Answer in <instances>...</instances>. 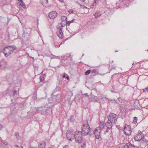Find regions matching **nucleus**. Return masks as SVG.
Instances as JSON below:
<instances>
[{"instance_id":"nucleus-59","label":"nucleus","mask_w":148,"mask_h":148,"mask_svg":"<svg viewBox=\"0 0 148 148\" xmlns=\"http://www.w3.org/2000/svg\"><path fill=\"white\" fill-rule=\"evenodd\" d=\"M65 77V75H63V76H62V77H63V78H64V77Z\"/></svg>"},{"instance_id":"nucleus-40","label":"nucleus","mask_w":148,"mask_h":148,"mask_svg":"<svg viewBox=\"0 0 148 148\" xmlns=\"http://www.w3.org/2000/svg\"><path fill=\"white\" fill-rule=\"evenodd\" d=\"M13 99H12L11 101L12 102V103L11 104V106H13L15 104L14 102H13Z\"/></svg>"},{"instance_id":"nucleus-30","label":"nucleus","mask_w":148,"mask_h":148,"mask_svg":"<svg viewBox=\"0 0 148 148\" xmlns=\"http://www.w3.org/2000/svg\"><path fill=\"white\" fill-rule=\"evenodd\" d=\"M90 72L91 71L90 70H88L85 73V74L86 75H88L90 73Z\"/></svg>"},{"instance_id":"nucleus-38","label":"nucleus","mask_w":148,"mask_h":148,"mask_svg":"<svg viewBox=\"0 0 148 148\" xmlns=\"http://www.w3.org/2000/svg\"><path fill=\"white\" fill-rule=\"evenodd\" d=\"M68 12L70 14H71L73 12V10L72 9H70L68 11Z\"/></svg>"},{"instance_id":"nucleus-28","label":"nucleus","mask_w":148,"mask_h":148,"mask_svg":"<svg viewBox=\"0 0 148 148\" xmlns=\"http://www.w3.org/2000/svg\"><path fill=\"white\" fill-rule=\"evenodd\" d=\"M15 135L16 136V137L17 139L18 140L20 138L19 137V134L18 132H16L15 133Z\"/></svg>"},{"instance_id":"nucleus-62","label":"nucleus","mask_w":148,"mask_h":148,"mask_svg":"<svg viewBox=\"0 0 148 148\" xmlns=\"http://www.w3.org/2000/svg\"><path fill=\"white\" fill-rule=\"evenodd\" d=\"M46 2H47V3H48V0H46Z\"/></svg>"},{"instance_id":"nucleus-6","label":"nucleus","mask_w":148,"mask_h":148,"mask_svg":"<svg viewBox=\"0 0 148 148\" xmlns=\"http://www.w3.org/2000/svg\"><path fill=\"white\" fill-rule=\"evenodd\" d=\"M73 132L72 131H67L66 133V136L67 139L70 141H72V139H74Z\"/></svg>"},{"instance_id":"nucleus-46","label":"nucleus","mask_w":148,"mask_h":148,"mask_svg":"<svg viewBox=\"0 0 148 148\" xmlns=\"http://www.w3.org/2000/svg\"><path fill=\"white\" fill-rule=\"evenodd\" d=\"M74 20V19H73L71 21H68V22H69L70 23H73V22Z\"/></svg>"},{"instance_id":"nucleus-1","label":"nucleus","mask_w":148,"mask_h":148,"mask_svg":"<svg viewBox=\"0 0 148 148\" xmlns=\"http://www.w3.org/2000/svg\"><path fill=\"white\" fill-rule=\"evenodd\" d=\"M82 131L76 132L74 135V138H75L76 141L78 143H81L83 142V139L82 137Z\"/></svg>"},{"instance_id":"nucleus-2","label":"nucleus","mask_w":148,"mask_h":148,"mask_svg":"<svg viewBox=\"0 0 148 148\" xmlns=\"http://www.w3.org/2000/svg\"><path fill=\"white\" fill-rule=\"evenodd\" d=\"M86 124H83V127L82 131L83 135L84 136L88 135L90 134V132H91V130L88 123L87 121H86Z\"/></svg>"},{"instance_id":"nucleus-55","label":"nucleus","mask_w":148,"mask_h":148,"mask_svg":"<svg viewBox=\"0 0 148 148\" xmlns=\"http://www.w3.org/2000/svg\"><path fill=\"white\" fill-rule=\"evenodd\" d=\"M29 148H37V147H31V146H30L29 147Z\"/></svg>"},{"instance_id":"nucleus-17","label":"nucleus","mask_w":148,"mask_h":148,"mask_svg":"<svg viewBox=\"0 0 148 148\" xmlns=\"http://www.w3.org/2000/svg\"><path fill=\"white\" fill-rule=\"evenodd\" d=\"M46 143L45 141H42L38 145V148H45Z\"/></svg>"},{"instance_id":"nucleus-20","label":"nucleus","mask_w":148,"mask_h":148,"mask_svg":"<svg viewBox=\"0 0 148 148\" xmlns=\"http://www.w3.org/2000/svg\"><path fill=\"white\" fill-rule=\"evenodd\" d=\"M92 101L95 102H98L99 101V99L97 96H93L92 97Z\"/></svg>"},{"instance_id":"nucleus-34","label":"nucleus","mask_w":148,"mask_h":148,"mask_svg":"<svg viewBox=\"0 0 148 148\" xmlns=\"http://www.w3.org/2000/svg\"><path fill=\"white\" fill-rule=\"evenodd\" d=\"M86 146L85 142H84V143L81 145V148H84Z\"/></svg>"},{"instance_id":"nucleus-41","label":"nucleus","mask_w":148,"mask_h":148,"mask_svg":"<svg viewBox=\"0 0 148 148\" xmlns=\"http://www.w3.org/2000/svg\"><path fill=\"white\" fill-rule=\"evenodd\" d=\"M96 69H93L92 71V73H96Z\"/></svg>"},{"instance_id":"nucleus-39","label":"nucleus","mask_w":148,"mask_h":148,"mask_svg":"<svg viewBox=\"0 0 148 148\" xmlns=\"http://www.w3.org/2000/svg\"><path fill=\"white\" fill-rule=\"evenodd\" d=\"M129 144H126L124 147V148H129Z\"/></svg>"},{"instance_id":"nucleus-3","label":"nucleus","mask_w":148,"mask_h":148,"mask_svg":"<svg viewBox=\"0 0 148 148\" xmlns=\"http://www.w3.org/2000/svg\"><path fill=\"white\" fill-rule=\"evenodd\" d=\"M130 1L127 0H123L122 1H119L117 3V4H120V7L126 8L129 5Z\"/></svg>"},{"instance_id":"nucleus-10","label":"nucleus","mask_w":148,"mask_h":148,"mask_svg":"<svg viewBox=\"0 0 148 148\" xmlns=\"http://www.w3.org/2000/svg\"><path fill=\"white\" fill-rule=\"evenodd\" d=\"M60 97V95H52L51 96L52 100L55 103L59 102Z\"/></svg>"},{"instance_id":"nucleus-64","label":"nucleus","mask_w":148,"mask_h":148,"mask_svg":"<svg viewBox=\"0 0 148 148\" xmlns=\"http://www.w3.org/2000/svg\"><path fill=\"white\" fill-rule=\"evenodd\" d=\"M67 79H69V77L68 76H67Z\"/></svg>"},{"instance_id":"nucleus-56","label":"nucleus","mask_w":148,"mask_h":148,"mask_svg":"<svg viewBox=\"0 0 148 148\" xmlns=\"http://www.w3.org/2000/svg\"><path fill=\"white\" fill-rule=\"evenodd\" d=\"M101 1L103 2H105V0H101Z\"/></svg>"},{"instance_id":"nucleus-45","label":"nucleus","mask_w":148,"mask_h":148,"mask_svg":"<svg viewBox=\"0 0 148 148\" xmlns=\"http://www.w3.org/2000/svg\"><path fill=\"white\" fill-rule=\"evenodd\" d=\"M109 130V129H108L106 130L104 132V134H106L108 132V130Z\"/></svg>"},{"instance_id":"nucleus-14","label":"nucleus","mask_w":148,"mask_h":148,"mask_svg":"<svg viewBox=\"0 0 148 148\" xmlns=\"http://www.w3.org/2000/svg\"><path fill=\"white\" fill-rule=\"evenodd\" d=\"M7 65L6 62L4 60L0 62V69H2L6 67Z\"/></svg>"},{"instance_id":"nucleus-29","label":"nucleus","mask_w":148,"mask_h":148,"mask_svg":"<svg viewBox=\"0 0 148 148\" xmlns=\"http://www.w3.org/2000/svg\"><path fill=\"white\" fill-rule=\"evenodd\" d=\"M122 105H121L120 106V111L121 112H125V111H126V110H124V108H123L122 106Z\"/></svg>"},{"instance_id":"nucleus-26","label":"nucleus","mask_w":148,"mask_h":148,"mask_svg":"<svg viewBox=\"0 0 148 148\" xmlns=\"http://www.w3.org/2000/svg\"><path fill=\"white\" fill-rule=\"evenodd\" d=\"M137 135H140L141 137H144V135L140 130L138 131V134Z\"/></svg>"},{"instance_id":"nucleus-35","label":"nucleus","mask_w":148,"mask_h":148,"mask_svg":"<svg viewBox=\"0 0 148 148\" xmlns=\"http://www.w3.org/2000/svg\"><path fill=\"white\" fill-rule=\"evenodd\" d=\"M40 81L43 82L44 80V77H41L40 78Z\"/></svg>"},{"instance_id":"nucleus-32","label":"nucleus","mask_w":148,"mask_h":148,"mask_svg":"<svg viewBox=\"0 0 148 148\" xmlns=\"http://www.w3.org/2000/svg\"><path fill=\"white\" fill-rule=\"evenodd\" d=\"M141 140H142L145 143H147L148 142V140L145 139L144 137L142 138V139Z\"/></svg>"},{"instance_id":"nucleus-54","label":"nucleus","mask_w":148,"mask_h":148,"mask_svg":"<svg viewBox=\"0 0 148 148\" xmlns=\"http://www.w3.org/2000/svg\"><path fill=\"white\" fill-rule=\"evenodd\" d=\"M59 1L61 2H64V0H59Z\"/></svg>"},{"instance_id":"nucleus-7","label":"nucleus","mask_w":148,"mask_h":148,"mask_svg":"<svg viewBox=\"0 0 148 148\" xmlns=\"http://www.w3.org/2000/svg\"><path fill=\"white\" fill-rule=\"evenodd\" d=\"M62 28L59 27L57 28V31L56 33L60 38L62 39L63 37V32L62 31Z\"/></svg>"},{"instance_id":"nucleus-23","label":"nucleus","mask_w":148,"mask_h":148,"mask_svg":"<svg viewBox=\"0 0 148 148\" xmlns=\"http://www.w3.org/2000/svg\"><path fill=\"white\" fill-rule=\"evenodd\" d=\"M61 19L62 22H65L67 21V18L66 16H62L61 17Z\"/></svg>"},{"instance_id":"nucleus-52","label":"nucleus","mask_w":148,"mask_h":148,"mask_svg":"<svg viewBox=\"0 0 148 148\" xmlns=\"http://www.w3.org/2000/svg\"><path fill=\"white\" fill-rule=\"evenodd\" d=\"M96 0H95L94 1V2L95 3H93V6H95L94 4H96Z\"/></svg>"},{"instance_id":"nucleus-15","label":"nucleus","mask_w":148,"mask_h":148,"mask_svg":"<svg viewBox=\"0 0 148 148\" xmlns=\"http://www.w3.org/2000/svg\"><path fill=\"white\" fill-rule=\"evenodd\" d=\"M10 2L7 0H2L0 5L1 6H3L4 5H8Z\"/></svg>"},{"instance_id":"nucleus-21","label":"nucleus","mask_w":148,"mask_h":148,"mask_svg":"<svg viewBox=\"0 0 148 148\" xmlns=\"http://www.w3.org/2000/svg\"><path fill=\"white\" fill-rule=\"evenodd\" d=\"M94 15L95 17L97 18L101 15V14L99 12H97Z\"/></svg>"},{"instance_id":"nucleus-43","label":"nucleus","mask_w":148,"mask_h":148,"mask_svg":"<svg viewBox=\"0 0 148 148\" xmlns=\"http://www.w3.org/2000/svg\"><path fill=\"white\" fill-rule=\"evenodd\" d=\"M143 91L145 92L148 90V87L143 89Z\"/></svg>"},{"instance_id":"nucleus-53","label":"nucleus","mask_w":148,"mask_h":148,"mask_svg":"<svg viewBox=\"0 0 148 148\" xmlns=\"http://www.w3.org/2000/svg\"><path fill=\"white\" fill-rule=\"evenodd\" d=\"M14 109L15 110V112H16L17 111V109L16 108H14Z\"/></svg>"},{"instance_id":"nucleus-31","label":"nucleus","mask_w":148,"mask_h":148,"mask_svg":"<svg viewBox=\"0 0 148 148\" xmlns=\"http://www.w3.org/2000/svg\"><path fill=\"white\" fill-rule=\"evenodd\" d=\"M70 120L71 122L75 120L74 118V116H71Z\"/></svg>"},{"instance_id":"nucleus-12","label":"nucleus","mask_w":148,"mask_h":148,"mask_svg":"<svg viewBox=\"0 0 148 148\" xmlns=\"http://www.w3.org/2000/svg\"><path fill=\"white\" fill-rule=\"evenodd\" d=\"M10 97L12 98L13 97L14 100L15 101L18 98L17 91L15 90L13 91L10 95Z\"/></svg>"},{"instance_id":"nucleus-24","label":"nucleus","mask_w":148,"mask_h":148,"mask_svg":"<svg viewBox=\"0 0 148 148\" xmlns=\"http://www.w3.org/2000/svg\"><path fill=\"white\" fill-rule=\"evenodd\" d=\"M25 104L23 102L21 104V105L20 108L21 109H23L25 107Z\"/></svg>"},{"instance_id":"nucleus-48","label":"nucleus","mask_w":148,"mask_h":148,"mask_svg":"<svg viewBox=\"0 0 148 148\" xmlns=\"http://www.w3.org/2000/svg\"><path fill=\"white\" fill-rule=\"evenodd\" d=\"M49 148H56L55 146L54 145H52L50 147H49Z\"/></svg>"},{"instance_id":"nucleus-61","label":"nucleus","mask_w":148,"mask_h":148,"mask_svg":"<svg viewBox=\"0 0 148 148\" xmlns=\"http://www.w3.org/2000/svg\"><path fill=\"white\" fill-rule=\"evenodd\" d=\"M15 147H18V145H16Z\"/></svg>"},{"instance_id":"nucleus-33","label":"nucleus","mask_w":148,"mask_h":148,"mask_svg":"<svg viewBox=\"0 0 148 148\" xmlns=\"http://www.w3.org/2000/svg\"><path fill=\"white\" fill-rule=\"evenodd\" d=\"M1 141L2 143L5 145H7L8 144V143L5 140H2Z\"/></svg>"},{"instance_id":"nucleus-63","label":"nucleus","mask_w":148,"mask_h":148,"mask_svg":"<svg viewBox=\"0 0 148 148\" xmlns=\"http://www.w3.org/2000/svg\"><path fill=\"white\" fill-rule=\"evenodd\" d=\"M68 38H66L65 39V40H68Z\"/></svg>"},{"instance_id":"nucleus-58","label":"nucleus","mask_w":148,"mask_h":148,"mask_svg":"<svg viewBox=\"0 0 148 148\" xmlns=\"http://www.w3.org/2000/svg\"><path fill=\"white\" fill-rule=\"evenodd\" d=\"M19 148H23V147L22 146H21L19 147Z\"/></svg>"},{"instance_id":"nucleus-44","label":"nucleus","mask_w":148,"mask_h":148,"mask_svg":"<svg viewBox=\"0 0 148 148\" xmlns=\"http://www.w3.org/2000/svg\"><path fill=\"white\" fill-rule=\"evenodd\" d=\"M57 87L55 88L54 90V91H53V93H52V95L53 94L56 92V91H57Z\"/></svg>"},{"instance_id":"nucleus-13","label":"nucleus","mask_w":148,"mask_h":148,"mask_svg":"<svg viewBox=\"0 0 148 148\" xmlns=\"http://www.w3.org/2000/svg\"><path fill=\"white\" fill-rule=\"evenodd\" d=\"M112 123L110 121H108L104 124V126L107 127L108 129H111L112 128Z\"/></svg>"},{"instance_id":"nucleus-47","label":"nucleus","mask_w":148,"mask_h":148,"mask_svg":"<svg viewBox=\"0 0 148 148\" xmlns=\"http://www.w3.org/2000/svg\"><path fill=\"white\" fill-rule=\"evenodd\" d=\"M70 23L68 22V21L66 22V25L69 26Z\"/></svg>"},{"instance_id":"nucleus-4","label":"nucleus","mask_w":148,"mask_h":148,"mask_svg":"<svg viewBox=\"0 0 148 148\" xmlns=\"http://www.w3.org/2000/svg\"><path fill=\"white\" fill-rule=\"evenodd\" d=\"M117 115L113 113H111L108 117L109 121H110L112 123H115V121L117 119Z\"/></svg>"},{"instance_id":"nucleus-11","label":"nucleus","mask_w":148,"mask_h":148,"mask_svg":"<svg viewBox=\"0 0 148 148\" xmlns=\"http://www.w3.org/2000/svg\"><path fill=\"white\" fill-rule=\"evenodd\" d=\"M27 30V29H26L25 31H24L23 34V38L22 39L23 40V41H24V42H25L28 40V37L29 36V33L26 32Z\"/></svg>"},{"instance_id":"nucleus-36","label":"nucleus","mask_w":148,"mask_h":148,"mask_svg":"<svg viewBox=\"0 0 148 148\" xmlns=\"http://www.w3.org/2000/svg\"><path fill=\"white\" fill-rule=\"evenodd\" d=\"M127 144H129V147L130 146H133V147H135V146L134 145H132L130 143H127Z\"/></svg>"},{"instance_id":"nucleus-5","label":"nucleus","mask_w":148,"mask_h":148,"mask_svg":"<svg viewBox=\"0 0 148 148\" xmlns=\"http://www.w3.org/2000/svg\"><path fill=\"white\" fill-rule=\"evenodd\" d=\"M123 131L126 135L128 136L130 135L132 132L130 126L129 125H125Z\"/></svg>"},{"instance_id":"nucleus-37","label":"nucleus","mask_w":148,"mask_h":148,"mask_svg":"<svg viewBox=\"0 0 148 148\" xmlns=\"http://www.w3.org/2000/svg\"><path fill=\"white\" fill-rule=\"evenodd\" d=\"M117 99L118 100V101L119 102H120V103L122 102L123 100H122V99H121V98H120V97L118 98H117Z\"/></svg>"},{"instance_id":"nucleus-50","label":"nucleus","mask_w":148,"mask_h":148,"mask_svg":"<svg viewBox=\"0 0 148 148\" xmlns=\"http://www.w3.org/2000/svg\"><path fill=\"white\" fill-rule=\"evenodd\" d=\"M3 128L2 125L0 124V130H1Z\"/></svg>"},{"instance_id":"nucleus-49","label":"nucleus","mask_w":148,"mask_h":148,"mask_svg":"<svg viewBox=\"0 0 148 148\" xmlns=\"http://www.w3.org/2000/svg\"><path fill=\"white\" fill-rule=\"evenodd\" d=\"M103 97H102V96H100L99 97V98H98L99 99V100L100 99H103Z\"/></svg>"},{"instance_id":"nucleus-51","label":"nucleus","mask_w":148,"mask_h":148,"mask_svg":"<svg viewBox=\"0 0 148 148\" xmlns=\"http://www.w3.org/2000/svg\"><path fill=\"white\" fill-rule=\"evenodd\" d=\"M60 45H56L55 46V47H60V45Z\"/></svg>"},{"instance_id":"nucleus-19","label":"nucleus","mask_w":148,"mask_h":148,"mask_svg":"<svg viewBox=\"0 0 148 148\" xmlns=\"http://www.w3.org/2000/svg\"><path fill=\"white\" fill-rule=\"evenodd\" d=\"M14 77L13 75H10V78L8 77L7 79V80L8 82H10V83L11 82H12V81L13 80V77Z\"/></svg>"},{"instance_id":"nucleus-16","label":"nucleus","mask_w":148,"mask_h":148,"mask_svg":"<svg viewBox=\"0 0 148 148\" xmlns=\"http://www.w3.org/2000/svg\"><path fill=\"white\" fill-rule=\"evenodd\" d=\"M143 137H141L140 136V135H138L137 134L135 135L134 137V140L136 141H139L142 139V138Z\"/></svg>"},{"instance_id":"nucleus-60","label":"nucleus","mask_w":148,"mask_h":148,"mask_svg":"<svg viewBox=\"0 0 148 148\" xmlns=\"http://www.w3.org/2000/svg\"><path fill=\"white\" fill-rule=\"evenodd\" d=\"M81 1H83V2H84L85 0H80Z\"/></svg>"},{"instance_id":"nucleus-8","label":"nucleus","mask_w":148,"mask_h":148,"mask_svg":"<svg viewBox=\"0 0 148 148\" xmlns=\"http://www.w3.org/2000/svg\"><path fill=\"white\" fill-rule=\"evenodd\" d=\"M104 123V122L103 121L100 122V126L95 129V131H98L99 130V133H100L101 130L104 128V127H105Z\"/></svg>"},{"instance_id":"nucleus-22","label":"nucleus","mask_w":148,"mask_h":148,"mask_svg":"<svg viewBox=\"0 0 148 148\" xmlns=\"http://www.w3.org/2000/svg\"><path fill=\"white\" fill-rule=\"evenodd\" d=\"M20 1L21 2V3L20 4V6H21V7H22L23 8H25V5L23 3V1L21 0H20Z\"/></svg>"},{"instance_id":"nucleus-57","label":"nucleus","mask_w":148,"mask_h":148,"mask_svg":"<svg viewBox=\"0 0 148 148\" xmlns=\"http://www.w3.org/2000/svg\"><path fill=\"white\" fill-rule=\"evenodd\" d=\"M84 95L86 96H88V94L87 93L84 94Z\"/></svg>"},{"instance_id":"nucleus-42","label":"nucleus","mask_w":148,"mask_h":148,"mask_svg":"<svg viewBox=\"0 0 148 148\" xmlns=\"http://www.w3.org/2000/svg\"><path fill=\"white\" fill-rule=\"evenodd\" d=\"M80 7H81V8H87L86 7H85L84 5H80Z\"/></svg>"},{"instance_id":"nucleus-18","label":"nucleus","mask_w":148,"mask_h":148,"mask_svg":"<svg viewBox=\"0 0 148 148\" xmlns=\"http://www.w3.org/2000/svg\"><path fill=\"white\" fill-rule=\"evenodd\" d=\"M101 133H99V132L95 131L94 132V133L95 135L96 138L97 139H99L101 137V136L100 135V134Z\"/></svg>"},{"instance_id":"nucleus-9","label":"nucleus","mask_w":148,"mask_h":148,"mask_svg":"<svg viewBox=\"0 0 148 148\" xmlns=\"http://www.w3.org/2000/svg\"><path fill=\"white\" fill-rule=\"evenodd\" d=\"M57 13L56 11H53L49 13L48 16L49 18L53 19L57 16Z\"/></svg>"},{"instance_id":"nucleus-27","label":"nucleus","mask_w":148,"mask_h":148,"mask_svg":"<svg viewBox=\"0 0 148 148\" xmlns=\"http://www.w3.org/2000/svg\"><path fill=\"white\" fill-rule=\"evenodd\" d=\"M66 21L65 22H62L60 23L61 26L60 27H64L66 25Z\"/></svg>"},{"instance_id":"nucleus-25","label":"nucleus","mask_w":148,"mask_h":148,"mask_svg":"<svg viewBox=\"0 0 148 148\" xmlns=\"http://www.w3.org/2000/svg\"><path fill=\"white\" fill-rule=\"evenodd\" d=\"M137 118L136 117H134V120H133V122H132V123H134L135 124H136L137 123Z\"/></svg>"}]
</instances>
